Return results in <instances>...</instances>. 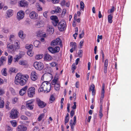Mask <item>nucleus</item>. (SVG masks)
Instances as JSON below:
<instances>
[{"label":"nucleus","mask_w":131,"mask_h":131,"mask_svg":"<svg viewBox=\"0 0 131 131\" xmlns=\"http://www.w3.org/2000/svg\"><path fill=\"white\" fill-rule=\"evenodd\" d=\"M34 102V100H29L27 101L26 105L33 104V103Z\"/></svg>","instance_id":"obj_51"},{"label":"nucleus","mask_w":131,"mask_h":131,"mask_svg":"<svg viewBox=\"0 0 131 131\" xmlns=\"http://www.w3.org/2000/svg\"><path fill=\"white\" fill-rule=\"evenodd\" d=\"M14 45L15 46V50L16 49H18L19 48V42L17 40H16L14 42Z\"/></svg>","instance_id":"obj_28"},{"label":"nucleus","mask_w":131,"mask_h":131,"mask_svg":"<svg viewBox=\"0 0 131 131\" xmlns=\"http://www.w3.org/2000/svg\"><path fill=\"white\" fill-rule=\"evenodd\" d=\"M74 105L72 107V108L73 109H75L76 108V102H73Z\"/></svg>","instance_id":"obj_63"},{"label":"nucleus","mask_w":131,"mask_h":131,"mask_svg":"<svg viewBox=\"0 0 131 131\" xmlns=\"http://www.w3.org/2000/svg\"><path fill=\"white\" fill-rule=\"evenodd\" d=\"M32 50H28L27 51V54L30 56H32L33 54V53L32 52Z\"/></svg>","instance_id":"obj_48"},{"label":"nucleus","mask_w":131,"mask_h":131,"mask_svg":"<svg viewBox=\"0 0 131 131\" xmlns=\"http://www.w3.org/2000/svg\"><path fill=\"white\" fill-rule=\"evenodd\" d=\"M27 127L25 126L20 125L18 126L17 130L18 131H24L27 130Z\"/></svg>","instance_id":"obj_19"},{"label":"nucleus","mask_w":131,"mask_h":131,"mask_svg":"<svg viewBox=\"0 0 131 131\" xmlns=\"http://www.w3.org/2000/svg\"><path fill=\"white\" fill-rule=\"evenodd\" d=\"M33 47V45L32 44H30L29 45H27L26 46V48L28 49V50H32V49Z\"/></svg>","instance_id":"obj_38"},{"label":"nucleus","mask_w":131,"mask_h":131,"mask_svg":"<svg viewBox=\"0 0 131 131\" xmlns=\"http://www.w3.org/2000/svg\"><path fill=\"white\" fill-rule=\"evenodd\" d=\"M50 64L52 67H54L56 66L57 65V63L53 62L50 63Z\"/></svg>","instance_id":"obj_57"},{"label":"nucleus","mask_w":131,"mask_h":131,"mask_svg":"<svg viewBox=\"0 0 131 131\" xmlns=\"http://www.w3.org/2000/svg\"><path fill=\"white\" fill-rule=\"evenodd\" d=\"M55 99V98L53 95H51L50 96L49 100L51 103L54 102Z\"/></svg>","instance_id":"obj_41"},{"label":"nucleus","mask_w":131,"mask_h":131,"mask_svg":"<svg viewBox=\"0 0 131 131\" xmlns=\"http://www.w3.org/2000/svg\"><path fill=\"white\" fill-rule=\"evenodd\" d=\"M53 47H49L48 48L49 51L51 53H53L52 51L53 50Z\"/></svg>","instance_id":"obj_61"},{"label":"nucleus","mask_w":131,"mask_h":131,"mask_svg":"<svg viewBox=\"0 0 131 131\" xmlns=\"http://www.w3.org/2000/svg\"><path fill=\"white\" fill-rule=\"evenodd\" d=\"M50 19L52 20V23L55 26H56L58 24L59 20L57 16H52L50 17Z\"/></svg>","instance_id":"obj_7"},{"label":"nucleus","mask_w":131,"mask_h":131,"mask_svg":"<svg viewBox=\"0 0 131 131\" xmlns=\"http://www.w3.org/2000/svg\"><path fill=\"white\" fill-rule=\"evenodd\" d=\"M61 44L62 41L59 38H57L56 40H53L51 43V46L53 47L58 45H60Z\"/></svg>","instance_id":"obj_8"},{"label":"nucleus","mask_w":131,"mask_h":131,"mask_svg":"<svg viewBox=\"0 0 131 131\" xmlns=\"http://www.w3.org/2000/svg\"><path fill=\"white\" fill-rule=\"evenodd\" d=\"M75 114L74 111L73 110H72L70 112L71 117L72 118Z\"/></svg>","instance_id":"obj_60"},{"label":"nucleus","mask_w":131,"mask_h":131,"mask_svg":"<svg viewBox=\"0 0 131 131\" xmlns=\"http://www.w3.org/2000/svg\"><path fill=\"white\" fill-rule=\"evenodd\" d=\"M42 77L47 79L48 81H50L52 78V75L50 73H48L44 74Z\"/></svg>","instance_id":"obj_17"},{"label":"nucleus","mask_w":131,"mask_h":131,"mask_svg":"<svg viewBox=\"0 0 131 131\" xmlns=\"http://www.w3.org/2000/svg\"><path fill=\"white\" fill-rule=\"evenodd\" d=\"M37 104L40 108H42L45 107L47 104L44 102L41 101L39 99L37 98L36 100Z\"/></svg>","instance_id":"obj_9"},{"label":"nucleus","mask_w":131,"mask_h":131,"mask_svg":"<svg viewBox=\"0 0 131 131\" xmlns=\"http://www.w3.org/2000/svg\"><path fill=\"white\" fill-rule=\"evenodd\" d=\"M34 106V104L26 105L27 108L30 110H32L33 109Z\"/></svg>","instance_id":"obj_40"},{"label":"nucleus","mask_w":131,"mask_h":131,"mask_svg":"<svg viewBox=\"0 0 131 131\" xmlns=\"http://www.w3.org/2000/svg\"><path fill=\"white\" fill-rule=\"evenodd\" d=\"M13 128L9 126H6V131H12Z\"/></svg>","instance_id":"obj_42"},{"label":"nucleus","mask_w":131,"mask_h":131,"mask_svg":"<svg viewBox=\"0 0 131 131\" xmlns=\"http://www.w3.org/2000/svg\"><path fill=\"white\" fill-rule=\"evenodd\" d=\"M35 89L33 87H30L28 89L27 91L28 95L29 97H32L35 93Z\"/></svg>","instance_id":"obj_6"},{"label":"nucleus","mask_w":131,"mask_h":131,"mask_svg":"<svg viewBox=\"0 0 131 131\" xmlns=\"http://www.w3.org/2000/svg\"><path fill=\"white\" fill-rule=\"evenodd\" d=\"M36 6L38 10L39 11H41L42 10V7H41L40 5L38 3H36Z\"/></svg>","instance_id":"obj_32"},{"label":"nucleus","mask_w":131,"mask_h":131,"mask_svg":"<svg viewBox=\"0 0 131 131\" xmlns=\"http://www.w3.org/2000/svg\"><path fill=\"white\" fill-rule=\"evenodd\" d=\"M55 11L56 12V13H61V10L60 7L57 6L55 8Z\"/></svg>","instance_id":"obj_34"},{"label":"nucleus","mask_w":131,"mask_h":131,"mask_svg":"<svg viewBox=\"0 0 131 131\" xmlns=\"http://www.w3.org/2000/svg\"><path fill=\"white\" fill-rule=\"evenodd\" d=\"M39 43V42L37 41H35L34 43V45L36 47H38Z\"/></svg>","instance_id":"obj_44"},{"label":"nucleus","mask_w":131,"mask_h":131,"mask_svg":"<svg viewBox=\"0 0 131 131\" xmlns=\"http://www.w3.org/2000/svg\"><path fill=\"white\" fill-rule=\"evenodd\" d=\"M66 1L65 0H63L61 1L60 3L61 5L62 6H63L66 5Z\"/></svg>","instance_id":"obj_59"},{"label":"nucleus","mask_w":131,"mask_h":131,"mask_svg":"<svg viewBox=\"0 0 131 131\" xmlns=\"http://www.w3.org/2000/svg\"><path fill=\"white\" fill-rule=\"evenodd\" d=\"M18 35L19 37L21 38H24L23 32L22 31H20L18 33Z\"/></svg>","instance_id":"obj_37"},{"label":"nucleus","mask_w":131,"mask_h":131,"mask_svg":"<svg viewBox=\"0 0 131 131\" xmlns=\"http://www.w3.org/2000/svg\"><path fill=\"white\" fill-rule=\"evenodd\" d=\"M18 99L16 97H14L12 99V102L13 104H15L18 101Z\"/></svg>","instance_id":"obj_47"},{"label":"nucleus","mask_w":131,"mask_h":131,"mask_svg":"<svg viewBox=\"0 0 131 131\" xmlns=\"http://www.w3.org/2000/svg\"><path fill=\"white\" fill-rule=\"evenodd\" d=\"M60 84L59 83H57L56 84L54 85V88L56 91H58L60 89Z\"/></svg>","instance_id":"obj_30"},{"label":"nucleus","mask_w":131,"mask_h":131,"mask_svg":"<svg viewBox=\"0 0 131 131\" xmlns=\"http://www.w3.org/2000/svg\"><path fill=\"white\" fill-rule=\"evenodd\" d=\"M38 78V75L35 71L32 72L31 74V78L33 81L36 80Z\"/></svg>","instance_id":"obj_12"},{"label":"nucleus","mask_w":131,"mask_h":131,"mask_svg":"<svg viewBox=\"0 0 131 131\" xmlns=\"http://www.w3.org/2000/svg\"><path fill=\"white\" fill-rule=\"evenodd\" d=\"M29 77L27 74L23 75L18 73L15 77V83L17 85L20 84L23 86L28 81Z\"/></svg>","instance_id":"obj_1"},{"label":"nucleus","mask_w":131,"mask_h":131,"mask_svg":"<svg viewBox=\"0 0 131 131\" xmlns=\"http://www.w3.org/2000/svg\"><path fill=\"white\" fill-rule=\"evenodd\" d=\"M67 27L66 23L64 20L60 21L58 25V27L59 31H63L65 30Z\"/></svg>","instance_id":"obj_3"},{"label":"nucleus","mask_w":131,"mask_h":131,"mask_svg":"<svg viewBox=\"0 0 131 131\" xmlns=\"http://www.w3.org/2000/svg\"><path fill=\"white\" fill-rule=\"evenodd\" d=\"M25 13L22 10L20 11L17 14V17L18 19L19 20L23 19Z\"/></svg>","instance_id":"obj_10"},{"label":"nucleus","mask_w":131,"mask_h":131,"mask_svg":"<svg viewBox=\"0 0 131 131\" xmlns=\"http://www.w3.org/2000/svg\"><path fill=\"white\" fill-rule=\"evenodd\" d=\"M13 10L11 9H9L8 10L7 13L6 18H9L11 17L13 15Z\"/></svg>","instance_id":"obj_23"},{"label":"nucleus","mask_w":131,"mask_h":131,"mask_svg":"<svg viewBox=\"0 0 131 131\" xmlns=\"http://www.w3.org/2000/svg\"><path fill=\"white\" fill-rule=\"evenodd\" d=\"M34 65L35 68L39 70H41L44 67L43 64L41 62H35L34 63Z\"/></svg>","instance_id":"obj_5"},{"label":"nucleus","mask_w":131,"mask_h":131,"mask_svg":"<svg viewBox=\"0 0 131 131\" xmlns=\"http://www.w3.org/2000/svg\"><path fill=\"white\" fill-rule=\"evenodd\" d=\"M15 68H10L9 70V72L11 73L15 72L16 71Z\"/></svg>","instance_id":"obj_53"},{"label":"nucleus","mask_w":131,"mask_h":131,"mask_svg":"<svg viewBox=\"0 0 131 131\" xmlns=\"http://www.w3.org/2000/svg\"><path fill=\"white\" fill-rule=\"evenodd\" d=\"M13 59V57L12 56L9 55L8 57V63L9 65H10L12 62Z\"/></svg>","instance_id":"obj_35"},{"label":"nucleus","mask_w":131,"mask_h":131,"mask_svg":"<svg viewBox=\"0 0 131 131\" xmlns=\"http://www.w3.org/2000/svg\"><path fill=\"white\" fill-rule=\"evenodd\" d=\"M113 16L111 14L109 15L107 17L108 21V22L110 23H112L113 22L112 19Z\"/></svg>","instance_id":"obj_27"},{"label":"nucleus","mask_w":131,"mask_h":131,"mask_svg":"<svg viewBox=\"0 0 131 131\" xmlns=\"http://www.w3.org/2000/svg\"><path fill=\"white\" fill-rule=\"evenodd\" d=\"M115 10L114 7L113 6L112 7V8L108 10V12H109L110 13H111L114 12Z\"/></svg>","instance_id":"obj_50"},{"label":"nucleus","mask_w":131,"mask_h":131,"mask_svg":"<svg viewBox=\"0 0 131 131\" xmlns=\"http://www.w3.org/2000/svg\"><path fill=\"white\" fill-rule=\"evenodd\" d=\"M9 90L11 92L12 94H14L15 93V91L12 88H9Z\"/></svg>","instance_id":"obj_64"},{"label":"nucleus","mask_w":131,"mask_h":131,"mask_svg":"<svg viewBox=\"0 0 131 131\" xmlns=\"http://www.w3.org/2000/svg\"><path fill=\"white\" fill-rule=\"evenodd\" d=\"M51 88L50 83L48 81H45L42 83L40 87L38 89V91L40 92L43 91L45 92L47 91V93H48L50 91Z\"/></svg>","instance_id":"obj_2"},{"label":"nucleus","mask_w":131,"mask_h":131,"mask_svg":"<svg viewBox=\"0 0 131 131\" xmlns=\"http://www.w3.org/2000/svg\"><path fill=\"white\" fill-rule=\"evenodd\" d=\"M28 88V86H26L21 89L19 91L20 95L21 96H23L24 94L26 92Z\"/></svg>","instance_id":"obj_16"},{"label":"nucleus","mask_w":131,"mask_h":131,"mask_svg":"<svg viewBox=\"0 0 131 131\" xmlns=\"http://www.w3.org/2000/svg\"><path fill=\"white\" fill-rule=\"evenodd\" d=\"M44 58V60H51L52 59L51 56L48 53L45 55Z\"/></svg>","instance_id":"obj_21"},{"label":"nucleus","mask_w":131,"mask_h":131,"mask_svg":"<svg viewBox=\"0 0 131 131\" xmlns=\"http://www.w3.org/2000/svg\"><path fill=\"white\" fill-rule=\"evenodd\" d=\"M10 123L14 127H15L16 126L17 123L15 122V121L13 120V121H12L10 122Z\"/></svg>","instance_id":"obj_45"},{"label":"nucleus","mask_w":131,"mask_h":131,"mask_svg":"<svg viewBox=\"0 0 131 131\" xmlns=\"http://www.w3.org/2000/svg\"><path fill=\"white\" fill-rule=\"evenodd\" d=\"M95 86L92 83L90 86L89 88V91L91 92L92 91V95H94L96 94V91L95 90Z\"/></svg>","instance_id":"obj_13"},{"label":"nucleus","mask_w":131,"mask_h":131,"mask_svg":"<svg viewBox=\"0 0 131 131\" xmlns=\"http://www.w3.org/2000/svg\"><path fill=\"white\" fill-rule=\"evenodd\" d=\"M19 4L20 6L23 7L27 6L28 5V3L25 1L21 0L19 2Z\"/></svg>","instance_id":"obj_20"},{"label":"nucleus","mask_w":131,"mask_h":131,"mask_svg":"<svg viewBox=\"0 0 131 131\" xmlns=\"http://www.w3.org/2000/svg\"><path fill=\"white\" fill-rule=\"evenodd\" d=\"M7 47L8 50L11 52H14L15 50L14 46L11 43L7 42Z\"/></svg>","instance_id":"obj_11"},{"label":"nucleus","mask_w":131,"mask_h":131,"mask_svg":"<svg viewBox=\"0 0 131 131\" xmlns=\"http://www.w3.org/2000/svg\"><path fill=\"white\" fill-rule=\"evenodd\" d=\"M5 93V91L4 90L0 88V95H3Z\"/></svg>","instance_id":"obj_55"},{"label":"nucleus","mask_w":131,"mask_h":131,"mask_svg":"<svg viewBox=\"0 0 131 131\" xmlns=\"http://www.w3.org/2000/svg\"><path fill=\"white\" fill-rule=\"evenodd\" d=\"M21 118L22 120H27L28 118L26 116L24 115H22L21 116Z\"/></svg>","instance_id":"obj_58"},{"label":"nucleus","mask_w":131,"mask_h":131,"mask_svg":"<svg viewBox=\"0 0 131 131\" xmlns=\"http://www.w3.org/2000/svg\"><path fill=\"white\" fill-rule=\"evenodd\" d=\"M108 64V60L107 59H106L104 62L103 69L104 72L105 73H106L107 72Z\"/></svg>","instance_id":"obj_18"},{"label":"nucleus","mask_w":131,"mask_h":131,"mask_svg":"<svg viewBox=\"0 0 131 131\" xmlns=\"http://www.w3.org/2000/svg\"><path fill=\"white\" fill-rule=\"evenodd\" d=\"M84 30L82 31L81 33L79 35V37L80 39L82 38L84 36Z\"/></svg>","instance_id":"obj_46"},{"label":"nucleus","mask_w":131,"mask_h":131,"mask_svg":"<svg viewBox=\"0 0 131 131\" xmlns=\"http://www.w3.org/2000/svg\"><path fill=\"white\" fill-rule=\"evenodd\" d=\"M80 7L81 10L83 11L84 10V4L82 1H81L80 3Z\"/></svg>","instance_id":"obj_39"},{"label":"nucleus","mask_w":131,"mask_h":131,"mask_svg":"<svg viewBox=\"0 0 131 131\" xmlns=\"http://www.w3.org/2000/svg\"><path fill=\"white\" fill-rule=\"evenodd\" d=\"M43 55H41L40 54L37 55L36 56L35 58L37 60H39L42 58Z\"/></svg>","instance_id":"obj_49"},{"label":"nucleus","mask_w":131,"mask_h":131,"mask_svg":"<svg viewBox=\"0 0 131 131\" xmlns=\"http://www.w3.org/2000/svg\"><path fill=\"white\" fill-rule=\"evenodd\" d=\"M29 16L31 19H36L38 18V15L35 11L31 12L29 14Z\"/></svg>","instance_id":"obj_14"},{"label":"nucleus","mask_w":131,"mask_h":131,"mask_svg":"<svg viewBox=\"0 0 131 131\" xmlns=\"http://www.w3.org/2000/svg\"><path fill=\"white\" fill-rule=\"evenodd\" d=\"M70 46L72 47V48L70 50V51L72 53L74 49H75L77 47V43L75 42H71L70 43Z\"/></svg>","instance_id":"obj_15"},{"label":"nucleus","mask_w":131,"mask_h":131,"mask_svg":"<svg viewBox=\"0 0 131 131\" xmlns=\"http://www.w3.org/2000/svg\"><path fill=\"white\" fill-rule=\"evenodd\" d=\"M6 59L4 57L2 56L0 58V67L3 65V63L5 62Z\"/></svg>","instance_id":"obj_26"},{"label":"nucleus","mask_w":131,"mask_h":131,"mask_svg":"<svg viewBox=\"0 0 131 131\" xmlns=\"http://www.w3.org/2000/svg\"><path fill=\"white\" fill-rule=\"evenodd\" d=\"M83 51L82 50H80L78 53V55L79 57H81L82 56V54Z\"/></svg>","instance_id":"obj_54"},{"label":"nucleus","mask_w":131,"mask_h":131,"mask_svg":"<svg viewBox=\"0 0 131 131\" xmlns=\"http://www.w3.org/2000/svg\"><path fill=\"white\" fill-rule=\"evenodd\" d=\"M21 58L20 56H16L14 58V62L15 63L16 62H18L19 59Z\"/></svg>","instance_id":"obj_31"},{"label":"nucleus","mask_w":131,"mask_h":131,"mask_svg":"<svg viewBox=\"0 0 131 131\" xmlns=\"http://www.w3.org/2000/svg\"><path fill=\"white\" fill-rule=\"evenodd\" d=\"M58 78H54L51 81V84L52 85H54L58 83Z\"/></svg>","instance_id":"obj_29"},{"label":"nucleus","mask_w":131,"mask_h":131,"mask_svg":"<svg viewBox=\"0 0 131 131\" xmlns=\"http://www.w3.org/2000/svg\"><path fill=\"white\" fill-rule=\"evenodd\" d=\"M7 70L6 68H3L2 70V73L3 75L5 76H7Z\"/></svg>","instance_id":"obj_33"},{"label":"nucleus","mask_w":131,"mask_h":131,"mask_svg":"<svg viewBox=\"0 0 131 131\" xmlns=\"http://www.w3.org/2000/svg\"><path fill=\"white\" fill-rule=\"evenodd\" d=\"M59 2V0H52V2L54 4H57Z\"/></svg>","instance_id":"obj_62"},{"label":"nucleus","mask_w":131,"mask_h":131,"mask_svg":"<svg viewBox=\"0 0 131 131\" xmlns=\"http://www.w3.org/2000/svg\"><path fill=\"white\" fill-rule=\"evenodd\" d=\"M83 42L84 41L83 40H81L80 41L79 43L80 46L79 47V48L81 49L82 48V46H83Z\"/></svg>","instance_id":"obj_56"},{"label":"nucleus","mask_w":131,"mask_h":131,"mask_svg":"<svg viewBox=\"0 0 131 131\" xmlns=\"http://www.w3.org/2000/svg\"><path fill=\"white\" fill-rule=\"evenodd\" d=\"M47 31L49 34H52L54 31L53 27L51 26H49L47 27Z\"/></svg>","instance_id":"obj_22"},{"label":"nucleus","mask_w":131,"mask_h":131,"mask_svg":"<svg viewBox=\"0 0 131 131\" xmlns=\"http://www.w3.org/2000/svg\"><path fill=\"white\" fill-rule=\"evenodd\" d=\"M19 113L17 109L13 108L10 112V117L12 119L17 118L18 117Z\"/></svg>","instance_id":"obj_4"},{"label":"nucleus","mask_w":131,"mask_h":131,"mask_svg":"<svg viewBox=\"0 0 131 131\" xmlns=\"http://www.w3.org/2000/svg\"><path fill=\"white\" fill-rule=\"evenodd\" d=\"M53 50L52 51L53 53H55L59 52L60 50V48L59 47L56 46L55 47H53Z\"/></svg>","instance_id":"obj_24"},{"label":"nucleus","mask_w":131,"mask_h":131,"mask_svg":"<svg viewBox=\"0 0 131 131\" xmlns=\"http://www.w3.org/2000/svg\"><path fill=\"white\" fill-rule=\"evenodd\" d=\"M44 115V113H42V114H40L38 118V121H41L42 118L43 117Z\"/></svg>","instance_id":"obj_43"},{"label":"nucleus","mask_w":131,"mask_h":131,"mask_svg":"<svg viewBox=\"0 0 131 131\" xmlns=\"http://www.w3.org/2000/svg\"><path fill=\"white\" fill-rule=\"evenodd\" d=\"M5 102L3 98L0 97V108H3L4 106Z\"/></svg>","instance_id":"obj_25"},{"label":"nucleus","mask_w":131,"mask_h":131,"mask_svg":"<svg viewBox=\"0 0 131 131\" xmlns=\"http://www.w3.org/2000/svg\"><path fill=\"white\" fill-rule=\"evenodd\" d=\"M19 64L23 66H26L27 63V62L25 61L20 60L19 62Z\"/></svg>","instance_id":"obj_36"},{"label":"nucleus","mask_w":131,"mask_h":131,"mask_svg":"<svg viewBox=\"0 0 131 131\" xmlns=\"http://www.w3.org/2000/svg\"><path fill=\"white\" fill-rule=\"evenodd\" d=\"M104 88H105V84L104 83H103L102 85V90L101 94H104L105 91H104Z\"/></svg>","instance_id":"obj_52"}]
</instances>
